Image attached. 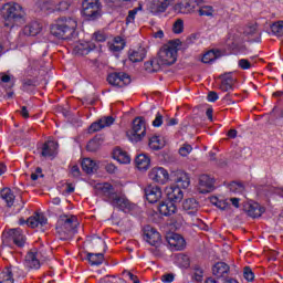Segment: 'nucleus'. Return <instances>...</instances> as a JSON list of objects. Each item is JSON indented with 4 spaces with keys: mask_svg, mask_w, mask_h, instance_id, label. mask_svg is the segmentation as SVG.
I'll use <instances>...</instances> for the list:
<instances>
[{
    "mask_svg": "<svg viewBox=\"0 0 283 283\" xmlns=\"http://www.w3.org/2000/svg\"><path fill=\"white\" fill-rule=\"evenodd\" d=\"M2 19L4 20L6 28H14V23H23V17H25V11H23V7L19 3H7L3 6Z\"/></svg>",
    "mask_w": 283,
    "mask_h": 283,
    "instance_id": "1",
    "label": "nucleus"
},
{
    "mask_svg": "<svg viewBox=\"0 0 283 283\" xmlns=\"http://www.w3.org/2000/svg\"><path fill=\"white\" fill-rule=\"evenodd\" d=\"M178 45H180L179 39L171 40L159 50L158 59L161 65H174L178 61Z\"/></svg>",
    "mask_w": 283,
    "mask_h": 283,
    "instance_id": "2",
    "label": "nucleus"
},
{
    "mask_svg": "<svg viewBox=\"0 0 283 283\" xmlns=\"http://www.w3.org/2000/svg\"><path fill=\"white\" fill-rule=\"evenodd\" d=\"M82 14L87 21H98L103 17V4L101 0H83Z\"/></svg>",
    "mask_w": 283,
    "mask_h": 283,
    "instance_id": "3",
    "label": "nucleus"
},
{
    "mask_svg": "<svg viewBox=\"0 0 283 283\" xmlns=\"http://www.w3.org/2000/svg\"><path fill=\"white\" fill-rule=\"evenodd\" d=\"M147 134V127L145 126V117H136L133 120V127L128 130L127 136L132 143H140Z\"/></svg>",
    "mask_w": 283,
    "mask_h": 283,
    "instance_id": "4",
    "label": "nucleus"
},
{
    "mask_svg": "<svg viewBox=\"0 0 283 283\" xmlns=\"http://www.w3.org/2000/svg\"><path fill=\"white\" fill-rule=\"evenodd\" d=\"M107 82L114 87H127L132 83V76L125 72H115L107 76Z\"/></svg>",
    "mask_w": 283,
    "mask_h": 283,
    "instance_id": "5",
    "label": "nucleus"
},
{
    "mask_svg": "<svg viewBox=\"0 0 283 283\" xmlns=\"http://www.w3.org/2000/svg\"><path fill=\"white\" fill-rule=\"evenodd\" d=\"M67 22L66 18L57 20L55 24L51 25V34L56 36V39H70V27L65 24ZM69 33V34H67Z\"/></svg>",
    "mask_w": 283,
    "mask_h": 283,
    "instance_id": "6",
    "label": "nucleus"
},
{
    "mask_svg": "<svg viewBox=\"0 0 283 283\" xmlns=\"http://www.w3.org/2000/svg\"><path fill=\"white\" fill-rule=\"evenodd\" d=\"M148 177L157 185H167L169 172L163 167H155L149 171Z\"/></svg>",
    "mask_w": 283,
    "mask_h": 283,
    "instance_id": "7",
    "label": "nucleus"
},
{
    "mask_svg": "<svg viewBox=\"0 0 283 283\" xmlns=\"http://www.w3.org/2000/svg\"><path fill=\"white\" fill-rule=\"evenodd\" d=\"M144 238L151 247H158V244L161 242L160 232H158V230L151 226H146L144 228Z\"/></svg>",
    "mask_w": 283,
    "mask_h": 283,
    "instance_id": "8",
    "label": "nucleus"
},
{
    "mask_svg": "<svg viewBox=\"0 0 283 283\" xmlns=\"http://www.w3.org/2000/svg\"><path fill=\"white\" fill-rule=\"evenodd\" d=\"M216 180L211 178L209 175H201L199 177V186L198 191L199 193H211L213 189H216Z\"/></svg>",
    "mask_w": 283,
    "mask_h": 283,
    "instance_id": "9",
    "label": "nucleus"
},
{
    "mask_svg": "<svg viewBox=\"0 0 283 283\" xmlns=\"http://www.w3.org/2000/svg\"><path fill=\"white\" fill-rule=\"evenodd\" d=\"M144 191L146 200H148L150 205L158 202V200L163 198V190L158 186L149 185L144 189Z\"/></svg>",
    "mask_w": 283,
    "mask_h": 283,
    "instance_id": "10",
    "label": "nucleus"
},
{
    "mask_svg": "<svg viewBox=\"0 0 283 283\" xmlns=\"http://www.w3.org/2000/svg\"><path fill=\"white\" fill-rule=\"evenodd\" d=\"M198 8H200L198 0H185L177 4L175 10H178L181 14H191V12H196V10L198 11Z\"/></svg>",
    "mask_w": 283,
    "mask_h": 283,
    "instance_id": "11",
    "label": "nucleus"
},
{
    "mask_svg": "<svg viewBox=\"0 0 283 283\" xmlns=\"http://www.w3.org/2000/svg\"><path fill=\"white\" fill-rule=\"evenodd\" d=\"M166 240L175 251H182L185 249V238L178 233H168Z\"/></svg>",
    "mask_w": 283,
    "mask_h": 283,
    "instance_id": "12",
    "label": "nucleus"
},
{
    "mask_svg": "<svg viewBox=\"0 0 283 283\" xmlns=\"http://www.w3.org/2000/svg\"><path fill=\"white\" fill-rule=\"evenodd\" d=\"M109 125H114V117L107 116L94 122L88 127V134H95V132H101V129H105V127H109Z\"/></svg>",
    "mask_w": 283,
    "mask_h": 283,
    "instance_id": "13",
    "label": "nucleus"
},
{
    "mask_svg": "<svg viewBox=\"0 0 283 283\" xmlns=\"http://www.w3.org/2000/svg\"><path fill=\"white\" fill-rule=\"evenodd\" d=\"M172 0H153L149 3V10L153 14H160L167 11Z\"/></svg>",
    "mask_w": 283,
    "mask_h": 283,
    "instance_id": "14",
    "label": "nucleus"
},
{
    "mask_svg": "<svg viewBox=\"0 0 283 283\" xmlns=\"http://www.w3.org/2000/svg\"><path fill=\"white\" fill-rule=\"evenodd\" d=\"M13 274L18 275V277H21V270L19 268H6L0 273V283H14Z\"/></svg>",
    "mask_w": 283,
    "mask_h": 283,
    "instance_id": "15",
    "label": "nucleus"
},
{
    "mask_svg": "<svg viewBox=\"0 0 283 283\" xmlns=\"http://www.w3.org/2000/svg\"><path fill=\"white\" fill-rule=\"evenodd\" d=\"M158 211L161 216H174L176 211H178V208L176 207V203L171 200L161 201L158 205Z\"/></svg>",
    "mask_w": 283,
    "mask_h": 283,
    "instance_id": "16",
    "label": "nucleus"
},
{
    "mask_svg": "<svg viewBox=\"0 0 283 283\" xmlns=\"http://www.w3.org/2000/svg\"><path fill=\"white\" fill-rule=\"evenodd\" d=\"M59 149V143L54 140H48L42 146L41 155L43 158H54L56 156V150Z\"/></svg>",
    "mask_w": 283,
    "mask_h": 283,
    "instance_id": "17",
    "label": "nucleus"
},
{
    "mask_svg": "<svg viewBox=\"0 0 283 283\" xmlns=\"http://www.w3.org/2000/svg\"><path fill=\"white\" fill-rule=\"evenodd\" d=\"M166 196H167L168 200L175 202V205L178 202H181L182 198H185V193L178 186H171V187L167 188Z\"/></svg>",
    "mask_w": 283,
    "mask_h": 283,
    "instance_id": "18",
    "label": "nucleus"
},
{
    "mask_svg": "<svg viewBox=\"0 0 283 283\" xmlns=\"http://www.w3.org/2000/svg\"><path fill=\"white\" fill-rule=\"evenodd\" d=\"M92 50H96V44L94 43H76L73 46V53L77 56H85L92 52Z\"/></svg>",
    "mask_w": 283,
    "mask_h": 283,
    "instance_id": "19",
    "label": "nucleus"
},
{
    "mask_svg": "<svg viewBox=\"0 0 283 283\" xmlns=\"http://www.w3.org/2000/svg\"><path fill=\"white\" fill-rule=\"evenodd\" d=\"M28 227L36 229L39 227H45L48 224V218L43 213H35L27 220Z\"/></svg>",
    "mask_w": 283,
    "mask_h": 283,
    "instance_id": "20",
    "label": "nucleus"
},
{
    "mask_svg": "<svg viewBox=\"0 0 283 283\" xmlns=\"http://www.w3.org/2000/svg\"><path fill=\"white\" fill-rule=\"evenodd\" d=\"M56 229L63 231L64 233H70V231H72V217L67 214L60 216L56 223Z\"/></svg>",
    "mask_w": 283,
    "mask_h": 283,
    "instance_id": "21",
    "label": "nucleus"
},
{
    "mask_svg": "<svg viewBox=\"0 0 283 283\" xmlns=\"http://www.w3.org/2000/svg\"><path fill=\"white\" fill-rule=\"evenodd\" d=\"M113 158L117 161L120 163V165H129L132 163V157L127 151L123 150V148H115L113 150Z\"/></svg>",
    "mask_w": 283,
    "mask_h": 283,
    "instance_id": "22",
    "label": "nucleus"
},
{
    "mask_svg": "<svg viewBox=\"0 0 283 283\" xmlns=\"http://www.w3.org/2000/svg\"><path fill=\"white\" fill-rule=\"evenodd\" d=\"M174 181L178 185L177 187H181L182 189H187L191 185L189 175L182 170L176 172Z\"/></svg>",
    "mask_w": 283,
    "mask_h": 283,
    "instance_id": "23",
    "label": "nucleus"
},
{
    "mask_svg": "<svg viewBox=\"0 0 283 283\" xmlns=\"http://www.w3.org/2000/svg\"><path fill=\"white\" fill-rule=\"evenodd\" d=\"M135 165L139 171H147L151 165V159L146 154H140L135 158Z\"/></svg>",
    "mask_w": 283,
    "mask_h": 283,
    "instance_id": "24",
    "label": "nucleus"
},
{
    "mask_svg": "<svg viewBox=\"0 0 283 283\" xmlns=\"http://www.w3.org/2000/svg\"><path fill=\"white\" fill-rule=\"evenodd\" d=\"M112 207H116L120 211H125L126 209H129V200L125 197L117 196L115 193V197L108 201Z\"/></svg>",
    "mask_w": 283,
    "mask_h": 283,
    "instance_id": "25",
    "label": "nucleus"
},
{
    "mask_svg": "<svg viewBox=\"0 0 283 283\" xmlns=\"http://www.w3.org/2000/svg\"><path fill=\"white\" fill-rule=\"evenodd\" d=\"M27 266L30 269H39L41 266V262L39 261V252L36 250L30 251L25 255Z\"/></svg>",
    "mask_w": 283,
    "mask_h": 283,
    "instance_id": "26",
    "label": "nucleus"
},
{
    "mask_svg": "<svg viewBox=\"0 0 283 283\" xmlns=\"http://www.w3.org/2000/svg\"><path fill=\"white\" fill-rule=\"evenodd\" d=\"M199 208L200 203L193 198L186 199L182 203V209L187 211L190 216H196Z\"/></svg>",
    "mask_w": 283,
    "mask_h": 283,
    "instance_id": "27",
    "label": "nucleus"
},
{
    "mask_svg": "<svg viewBox=\"0 0 283 283\" xmlns=\"http://www.w3.org/2000/svg\"><path fill=\"white\" fill-rule=\"evenodd\" d=\"M244 209L250 218H260L265 211L264 207L260 206V203H250Z\"/></svg>",
    "mask_w": 283,
    "mask_h": 283,
    "instance_id": "28",
    "label": "nucleus"
},
{
    "mask_svg": "<svg viewBox=\"0 0 283 283\" xmlns=\"http://www.w3.org/2000/svg\"><path fill=\"white\" fill-rule=\"evenodd\" d=\"M8 234L10 235V238H12L17 247H23V244H25V235H23L21 229H11L9 230Z\"/></svg>",
    "mask_w": 283,
    "mask_h": 283,
    "instance_id": "29",
    "label": "nucleus"
},
{
    "mask_svg": "<svg viewBox=\"0 0 283 283\" xmlns=\"http://www.w3.org/2000/svg\"><path fill=\"white\" fill-rule=\"evenodd\" d=\"M230 270H231V268L229 266V264H227L224 262H217L212 266V273L217 277H224V275H227Z\"/></svg>",
    "mask_w": 283,
    "mask_h": 283,
    "instance_id": "30",
    "label": "nucleus"
},
{
    "mask_svg": "<svg viewBox=\"0 0 283 283\" xmlns=\"http://www.w3.org/2000/svg\"><path fill=\"white\" fill-rule=\"evenodd\" d=\"M234 84H235V78L231 75V73H226L224 75H222L220 90L222 92H229V90L233 88Z\"/></svg>",
    "mask_w": 283,
    "mask_h": 283,
    "instance_id": "31",
    "label": "nucleus"
},
{
    "mask_svg": "<svg viewBox=\"0 0 283 283\" xmlns=\"http://www.w3.org/2000/svg\"><path fill=\"white\" fill-rule=\"evenodd\" d=\"M82 169L86 174H96L98 171V164L90 158H85L82 161Z\"/></svg>",
    "mask_w": 283,
    "mask_h": 283,
    "instance_id": "32",
    "label": "nucleus"
},
{
    "mask_svg": "<svg viewBox=\"0 0 283 283\" xmlns=\"http://www.w3.org/2000/svg\"><path fill=\"white\" fill-rule=\"evenodd\" d=\"M220 56H222V51L212 49L203 54L201 61L202 63H213V61H217Z\"/></svg>",
    "mask_w": 283,
    "mask_h": 283,
    "instance_id": "33",
    "label": "nucleus"
},
{
    "mask_svg": "<svg viewBox=\"0 0 283 283\" xmlns=\"http://www.w3.org/2000/svg\"><path fill=\"white\" fill-rule=\"evenodd\" d=\"M147 54V51L145 48H139L137 51H130L128 53L129 61L133 63H140V61H144L145 56Z\"/></svg>",
    "mask_w": 283,
    "mask_h": 283,
    "instance_id": "34",
    "label": "nucleus"
},
{
    "mask_svg": "<svg viewBox=\"0 0 283 283\" xmlns=\"http://www.w3.org/2000/svg\"><path fill=\"white\" fill-rule=\"evenodd\" d=\"M42 30L41 23L39 22H31L27 27H24V34L27 36H36V34H40Z\"/></svg>",
    "mask_w": 283,
    "mask_h": 283,
    "instance_id": "35",
    "label": "nucleus"
},
{
    "mask_svg": "<svg viewBox=\"0 0 283 283\" xmlns=\"http://www.w3.org/2000/svg\"><path fill=\"white\" fill-rule=\"evenodd\" d=\"M87 260L91 266H101L105 260V254L103 253H87Z\"/></svg>",
    "mask_w": 283,
    "mask_h": 283,
    "instance_id": "36",
    "label": "nucleus"
},
{
    "mask_svg": "<svg viewBox=\"0 0 283 283\" xmlns=\"http://www.w3.org/2000/svg\"><path fill=\"white\" fill-rule=\"evenodd\" d=\"M0 196L7 203V207H12V205H14V193H12L10 188L2 189Z\"/></svg>",
    "mask_w": 283,
    "mask_h": 283,
    "instance_id": "37",
    "label": "nucleus"
},
{
    "mask_svg": "<svg viewBox=\"0 0 283 283\" xmlns=\"http://www.w3.org/2000/svg\"><path fill=\"white\" fill-rule=\"evenodd\" d=\"M101 190L106 198V202H109L112 198H116V191H114V186L111 184H104L103 187H101Z\"/></svg>",
    "mask_w": 283,
    "mask_h": 283,
    "instance_id": "38",
    "label": "nucleus"
},
{
    "mask_svg": "<svg viewBox=\"0 0 283 283\" xmlns=\"http://www.w3.org/2000/svg\"><path fill=\"white\" fill-rule=\"evenodd\" d=\"M243 34L248 36V39L255 36V38H252L250 41H253L256 43L260 42V33H258V27L255 25L247 27Z\"/></svg>",
    "mask_w": 283,
    "mask_h": 283,
    "instance_id": "39",
    "label": "nucleus"
},
{
    "mask_svg": "<svg viewBox=\"0 0 283 283\" xmlns=\"http://www.w3.org/2000/svg\"><path fill=\"white\" fill-rule=\"evenodd\" d=\"M148 146L150 147V149L158 151V150L163 149V147H165V142L160 140V138H158V136H154V137L149 138Z\"/></svg>",
    "mask_w": 283,
    "mask_h": 283,
    "instance_id": "40",
    "label": "nucleus"
},
{
    "mask_svg": "<svg viewBox=\"0 0 283 283\" xmlns=\"http://www.w3.org/2000/svg\"><path fill=\"white\" fill-rule=\"evenodd\" d=\"M176 262L179 264L182 269H189V264H191L189 256L187 254H176Z\"/></svg>",
    "mask_w": 283,
    "mask_h": 283,
    "instance_id": "41",
    "label": "nucleus"
},
{
    "mask_svg": "<svg viewBox=\"0 0 283 283\" xmlns=\"http://www.w3.org/2000/svg\"><path fill=\"white\" fill-rule=\"evenodd\" d=\"M72 234L76 235V233H83V224L78 220V217L72 216Z\"/></svg>",
    "mask_w": 283,
    "mask_h": 283,
    "instance_id": "42",
    "label": "nucleus"
},
{
    "mask_svg": "<svg viewBox=\"0 0 283 283\" xmlns=\"http://www.w3.org/2000/svg\"><path fill=\"white\" fill-rule=\"evenodd\" d=\"M86 149L87 151L92 153L98 151V149H101V138L94 137L93 139H91L86 145Z\"/></svg>",
    "mask_w": 283,
    "mask_h": 283,
    "instance_id": "43",
    "label": "nucleus"
},
{
    "mask_svg": "<svg viewBox=\"0 0 283 283\" xmlns=\"http://www.w3.org/2000/svg\"><path fill=\"white\" fill-rule=\"evenodd\" d=\"M228 187L232 193H242V191H244V185L242 182L232 181Z\"/></svg>",
    "mask_w": 283,
    "mask_h": 283,
    "instance_id": "44",
    "label": "nucleus"
},
{
    "mask_svg": "<svg viewBox=\"0 0 283 283\" xmlns=\"http://www.w3.org/2000/svg\"><path fill=\"white\" fill-rule=\"evenodd\" d=\"M197 12H199L200 17H211L213 14V7L209 6H203V7H198Z\"/></svg>",
    "mask_w": 283,
    "mask_h": 283,
    "instance_id": "45",
    "label": "nucleus"
},
{
    "mask_svg": "<svg viewBox=\"0 0 283 283\" xmlns=\"http://www.w3.org/2000/svg\"><path fill=\"white\" fill-rule=\"evenodd\" d=\"M271 30L275 36H283V21L272 24Z\"/></svg>",
    "mask_w": 283,
    "mask_h": 283,
    "instance_id": "46",
    "label": "nucleus"
},
{
    "mask_svg": "<svg viewBox=\"0 0 283 283\" xmlns=\"http://www.w3.org/2000/svg\"><path fill=\"white\" fill-rule=\"evenodd\" d=\"M184 30L185 22L182 21V19H178L172 25V32H175V34H182Z\"/></svg>",
    "mask_w": 283,
    "mask_h": 283,
    "instance_id": "47",
    "label": "nucleus"
},
{
    "mask_svg": "<svg viewBox=\"0 0 283 283\" xmlns=\"http://www.w3.org/2000/svg\"><path fill=\"white\" fill-rule=\"evenodd\" d=\"M138 10H143V6L139 4L137 8L128 11L126 23H134V20L136 19V14H138Z\"/></svg>",
    "mask_w": 283,
    "mask_h": 283,
    "instance_id": "48",
    "label": "nucleus"
},
{
    "mask_svg": "<svg viewBox=\"0 0 283 283\" xmlns=\"http://www.w3.org/2000/svg\"><path fill=\"white\" fill-rule=\"evenodd\" d=\"M243 277L247 280V282H253V280H255V274L253 273V270H251L249 266H245L243 269Z\"/></svg>",
    "mask_w": 283,
    "mask_h": 283,
    "instance_id": "49",
    "label": "nucleus"
},
{
    "mask_svg": "<svg viewBox=\"0 0 283 283\" xmlns=\"http://www.w3.org/2000/svg\"><path fill=\"white\" fill-rule=\"evenodd\" d=\"M36 85H39V81H36V78L23 80V88L25 92L30 90L29 87H36Z\"/></svg>",
    "mask_w": 283,
    "mask_h": 283,
    "instance_id": "50",
    "label": "nucleus"
},
{
    "mask_svg": "<svg viewBox=\"0 0 283 283\" xmlns=\"http://www.w3.org/2000/svg\"><path fill=\"white\" fill-rule=\"evenodd\" d=\"M115 43L116 44L113 45V50L115 52H120V50L125 48V40H123L120 36L115 38Z\"/></svg>",
    "mask_w": 283,
    "mask_h": 283,
    "instance_id": "51",
    "label": "nucleus"
},
{
    "mask_svg": "<svg viewBox=\"0 0 283 283\" xmlns=\"http://www.w3.org/2000/svg\"><path fill=\"white\" fill-rule=\"evenodd\" d=\"M60 191L62 196H70L72 193V184L70 182H64L60 186Z\"/></svg>",
    "mask_w": 283,
    "mask_h": 283,
    "instance_id": "52",
    "label": "nucleus"
},
{
    "mask_svg": "<svg viewBox=\"0 0 283 283\" xmlns=\"http://www.w3.org/2000/svg\"><path fill=\"white\" fill-rule=\"evenodd\" d=\"M94 41H97L98 43H103L107 41V35L103 31H97L93 34Z\"/></svg>",
    "mask_w": 283,
    "mask_h": 283,
    "instance_id": "53",
    "label": "nucleus"
},
{
    "mask_svg": "<svg viewBox=\"0 0 283 283\" xmlns=\"http://www.w3.org/2000/svg\"><path fill=\"white\" fill-rule=\"evenodd\" d=\"M40 8L43 12H54V4H52L50 1H43L40 4Z\"/></svg>",
    "mask_w": 283,
    "mask_h": 283,
    "instance_id": "54",
    "label": "nucleus"
},
{
    "mask_svg": "<svg viewBox=\"0 0 283 283\" xmlns=\"http://www.w3.org/2000/svg\"><path fill=\"white\" fill-rule=\"evenodd\" d=\"M193 147H191V145L189 144H185L180 149H179V154L180 156H189V154H191Z\"/></svg>",
    "mask_w": 283,
    "mask_h": 283,
    "instance_id": "55",
    "label": "nucleus"
},
{
    "mask_svg": "<svg viewBox=\"0 0 283 283\" xmlns=\"http://www.w3.org/2000/svg\"><path fill=\"white\" fill-rule=\"evenodd\" d=\"M238 64L241 70H251V62L247 59L239 60Z\"/></svg>",
    "mask_w": 283,
    "mask_h": 283,
    "instance_id": "56",
    "label": "nucleus"
},
{
    "mask_svg": "<svg viewBox=\"0 0 283 283\" xmlns=\"http://www.w3.org/2000/svg\"><path fill=\"white\" fill-rule=\"evenodd\" d=\"M59 12H65V10H70V2L62 1L59 3V6L55 8Z\"/></svg>",
    "mask_w": 283,
    "mask_h": 283,
    "instance_id": "57",
    "label": "nucleus"
},
{
    "mask_svg": "<svg viewBox=\"0 0 283 283\" xmlns=\"http://www.w3.org/2000/svg\"><path fill=\"white\" fill-rule=\"evenodd\" d=\"M163 125V115L157 113L155 120H153V127H160Z\"/></svg>",
    "mask_w": 283,
    "mask_h": 283,
    "instance_id": "58",
    "label": "nucleus"
},
{
    "mask_svg": "<svg viewBox=\"0 0 283 283\" xmlns=\"http://www.w3.org/2000/svg\"><path fill=\"white\" fill-rule=\"evenodd\" d=\"M150 61H153L151 72H158V70H160V65H163V63H160V59L158 57L157 60Z\"/></svg>",
    "mask_w": 283,
    "mask_h": 283,
    "instance_id": "59",
    "label": "nucleus"
},
{
    "mask_svg": "<svg viewBox=\"0 0 283 283\" xmlns=\"http://www.w3.org/2000/svg\"><path fill=\"white\" fill-rule=\"evenodd\" d=\"M217 207L218 209H221V211H226V209H229V202L224 201V200H219V202H217Z\"/></svg>",
    "mask_w": 283,
    "mask_h": 283,
    "instance_id": "60",
    "label": "nucleus"
},
{
    "mask_svg": "<svg viewBox=\"0 0 283 283\" xmlns=\"http://www.w3.org/2000/svg\"><path fill=\"white\" fill-rule=\"evenodd\" d=\"M202 275H203L202 269L197 268V269H196V272H195V280H196L197 282H202Z\"/></svg>",
    "mask_w": 283,
    "mask_h": 283,
    "instance_id": "61",
    "label": "nucleus"
},
{
    "mask_svg": "<svg viewBox=\"0 0 283 283\" xmlns=\"http://www.w3.org/2000/svg\"><path fill=\"white\" fill-rule=\"evenodd\" d=\"M174 274L172 273H168V274H164L161 276V281L165 282V283H170V282H174Z\"/></svg>",
    "mask_w": 283,
    "mask_h": 283,
    "instance_id": "62",
    "label": "nucleus"
},
{
    "mask_svg": "<svg viewBox=\"0 0 283 283\" xmlns=\"http://www.w3.org/2000/svg\"><path fill=\"white\" fill-rule=\"evenodd\" d=\"M217 99H218V93H216L213 91L208 93L209 103H216Z\"/></svg>",
    "mask_w": 283,
    "mask_h": 283,
    "instance_id": "63",
    "label": "nucleus"
},
{
    "mask_svg": "<svg viewBox=\"0 0 283 283\" xmlns=\"http://www.w3.org/2000/svg\"><path fill=\"white\" fill-rule=\"evenodd\" d=\"M105 169H106L107 174H114L116 171V166L114 164H107L105 166Z\"/></svg>",
    "mask_w": 283,
    "mask_h": 283,
    "instance_id": "64",
    "label": "nucleus"
}]
</instances>
